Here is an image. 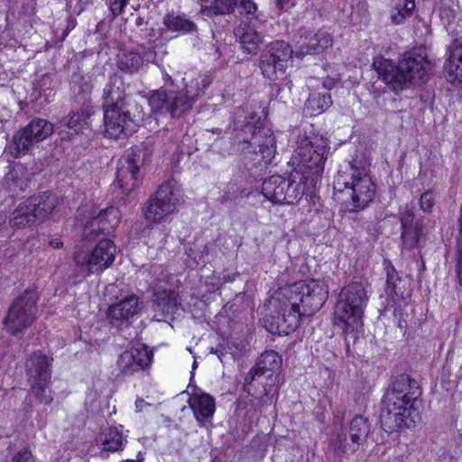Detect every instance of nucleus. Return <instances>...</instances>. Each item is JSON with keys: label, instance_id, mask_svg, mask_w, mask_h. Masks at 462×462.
Masks as SVG:
<instances>
[{"label": "nucleus", "instance_id": "nucleus-26", "mask_svg": "<svg viewBox=\"0 0 462 462\" xmlns=\"http://www.w3.org/2000/svg\"><path fill=\"white\" fill-rule=\"evenodd\" d=\"M39 221L48 217L59 204L58 197L51 192L32 196L25 200Z\"/></svg>", "mask_w": 462, "mask_h": 462}, {"label": "nucleus", "instance_id": "nucleus-54", "mask_svg": "<svg viewBox=\"0 0 462 462\" xmlns=\"http://www.w3.org/2000/svg\"><path fill=\"white\" fill-rule=\"evenodd\" d=\"M50 245L54 248H60L62 245V242L60 239H53L50 241Z\"/></svg>", "mask_w": 462, "mask_h": 462}, {"label": "nucleus", "instance_id": "nucleus-51", "mask_svg": "<svg viewBox=\"0 0 462 462\" xmlns=\"http://www.w3.org/2000/svg\"><path fill=\"white\" fill-rule=\"evenodd\" d=\"M412 229L413 231H416L417 235L420 237L424 229L423 224L420 221H417L414 226H412Z\"/></svg>", "mask_w": 462, "mask_h": 462}, {"label": "nucleus", "instance_id": "nucleus-10", "mask_svg": "<svg viewBox=\"0 0 462 462\" xmlns=\"http://www.w3.org/2000/svg\"><path fill=\"white\" fill-rule=\"evenodd\" d=\"M181 199L180 189L173 181L162 183L143 208L145 219L149 222L161 223L177 210Z\"/></svg>", "mask_w": 462, "mask_h": 462}, {"label": "nucleus", "instance_id": "nucleus-37", "mask_svg": "<svg viewBox=\"0 0 462 462\" xmlns=\"http://www.w3.org/2000/svg\"><path fill=\"white\" fill-rule=\"evenodd\" d=\"M126 351L133 353L134 356V364L141 371L144 370L151 365L153 353L149 350L146 346L141 344Z\"/></svg>", "mask_w": 462, "mask_h": 462}, {"label": "nucleus", "instance_id": "nucleus-48", "mask_svg": "<svg viewBox=\"0 0 462 462\" xmlns=\"http://www.w3.org/2000/svg\"><path fill=\"white\" fill-rule=\"evenodd\" d=\"M12 462H36L32 452L28 448H23L21 451L17 452Z\"/></svg>", "mask_w": 462, "mask_h": 462}, {"label": "nucleus", "instance_id": "nucleus-21", "mask_svg": "<svg viewBox=\"0 0 462 462\" xmlns=\"http://www.w3.org/2000/svg\"><path fill=\"white\" fill-rule=\"evenodd\" d=\"M25 372L30 383L35 381L50 382L51 360L42 351L33 352L25 361Z\"/></svg>", "mask_w": 462, "mask_h": 462}, {"label": "nucleus", "instance_id": "nucleus-11", "mask_svg": "<svg viewBox=\"0 0 462 462\" xmlns=\"http://www.w3.org/2000/svg\"><path fill=\"white\" fill-rule=\"evenodd\" d=\"M37 300L35 291H25L11 303L5 319V327L9 333L15 336L35 321Z\"/></svg>", "mask_w": 462, "mask_h": 462}, {"label": "nucleus", "instance_id": "nucleus-53", "mask_svg": "<svg viewBox=\"0 0 462 462\" xmlns=\"http://www.w3.org/2000/svg\"><path fill=\"white\" fill-rule=\"evenodd\" d=\"M275 5L279 9H283L286 5L289 4L291 0H274Z\"/></svg>", "mask_w": 462, "mask_h": 462}, {"label": "nucleus", "instance_id": "nucleus-18", "mask_svg": "<svg viewBox=\"0 0 462 462\" xmlns=\"http://www.w3.org/2000/svg\"><path fill=\"white\" fill-rule=\"evenodd\" d=\"M120 221V210L115 207L106 208L86 224L82 238L90 241L98 234L109 233L119 225Z\"/></svg>", "mask_w": 462, "mask_h": 462}, {"label": "nucleus", "instance_id": "nucleus-50", "mask_svg": "<svg viewBox=\"0 0 462 462\" xmlns=\"http://www.w3.org/2000/svg\"><path fill=\"white\" fill-rule=\"evenodd\" d=\"M147 406H150V403L146 402L143 399H137L135 402V408L137 411H142Z\"/></svg>", "mask_w": 462, "mask_h": 462}, {"label": "nucleus", "instance_id": "nucleus-35", "mask_svg": "<svg viewBox=\"0 0 462 462\" xmlns=\"http://www.w3.org/2000/svg\"><path fill=\"white\" fill-rule=\"evenodd\" d=\"M415 8L413 0H403L396 4L391 11V20L395 24H401L404 20L411 15Z\"/></svg>", "mask_w": 462, "mask_h": 462}, {"label": "nucleus", "instance_id": "nucleus-40", "mask_svg": "<svg viewBox=\"0 0 462 462\" xmlns=\"http://www.w3.org/2000/svg\"><path fill=\"white\" fill-rule=\"evenodd\" d=\"M117 365L123 374H133L141 371L134 364V356L126 350L122 353L117 360Z\"/></svg>", "mask_w": 462, "mask_h": 462}, {"label": "nucleus", "instance_id": "nucleus-41", "mask_svg": "<svg viewBox=\"0 0 462 462\" xmlns=\"http://www.w3.org/2000/svg\"><path fill=\"white\" fill-rule=\"evenodd\" d=\"M459 223V236L457 238V278L459 285L462 287V203L459 210L458 217Z\"/></svg>", "mask_w": 462, "mask_h": 462}, {"label": "nucleus", "instance_id": "nucleus-28", "mask_svg": "<svg viewBox=\"0 0 462 462\" xmlns=\"http://www.w3.org/2000/svg\"><path fill=\"white\" fill-rule=\"evenodd\" d=\"M143 59L139 52L122 51L117 55L116 66L124 73L133 74L143 66Z\"/></svg>", "mask_w": 462, "mask_h": 462}, {"label": "nucleus", "instance_id": "nucleus-15", "mask_svg": "<svg viewBox=\"0 0 462 462\" xmlns=\"http://www.w3.org/2000/svg\"><path fill=\"white\" fill-rule=\"evenodd\" d=\"M116 245L110 239L99 241L92 251L79 250L75 253L74 260L77 265L82 267L88 274L100 273L107 268L115 259Z\"/></svg>", "mask_w": 462, "mask_h": 462}, {"label": "nucleus", "instance_id": "nucleus-47", "mask_svg": "<svg viewBox=\"0 0 462 462\" xmlns=\"http://www.w3.org/2000/svg\"><path fill=\"white\" fill-rule=\"evenodd\" d=\"M386 270V284L385 289H390L391 286H393V284H396L399 281H402V279L399 277L397 272L393 268V265L390 263L387 264L385 267Z\"/></svg>", "mask_w": 462, "mask_h": 462}, {"label": "nucleus", "instance_id": "nucleus-52", "mask_svg": "<svg viewBox=\"0 0 462 462\" xmlns=\"http://www.w3.org/2000/svg\"><path fill=\"white\" fill-rule=\"evenodd\" d=\"M454 58L462 61V44L454 49Z\"/></svg>", "mask_w": 462, "mask_h": 462}, {"label": "nucleus", "instance_id": "nucleus-49", "mask_svg": "<svg viewBox=\"0 0 462 462\" xmlns=\"http://www.w3.org/2000/svg\"><path fill=\"white\" fill-rule=\"evenodd\" d=\"M291 88L290 86H288V84H285L282 87H279L277 88L276 97H279L280 99L286 98Z\"/></svg>", "mask_w": 462, "mask_h": 462}, {"label": "nucleus", "instance_id": "nucleus-29", "mask_svg": "<svg viewBox=\"0 0 462 462\" xmlns=\"http://www.w3.org/2000/svg\"><path fill=\"white\" fill-rule=\"evenodd\" d=\"M38 220L33 211L31 209L26 201L21 203L13 212L10 218V225L14 228H24L32 226Z\"/></svg>", "mask_w": 462, "mask_h": 462}, {"label": "nucleus", "instance_id": "nucleus-57", "mask_svg": "<svg viewBox=\"0 0 462 462\" xmlns=\"http://www.w3.org/2000/svg\"><path fill=\"white\" fill-rule=\"evenodd\" d=\"M333 84H334L333 80L332 79H328V81L324 82V87L327 88H331V86Z\"/></svg>", "mask_w": 462, "mask_h": 462}, {"label": "nucleus", "instance_id": "nucleus-22", "mask_svg": "<svg viewBox=\"0 0 462 462\" xmlns=\"http://www.w3.org/2000/svg\"><path fill=\"white\" fill-rule=\"evenodd\" d=\"M370 429L371 425L367 418L362 415L355 416L350 422L348 430L351 443H347L346 436L344 439H339V442L344 451L347 449L352 452L356 451L361 444L365 442L370 433Z\"/></svg>", "mask_w": 462, "mask_h": 462}, {"label": "nucleus", "instance_id": "nucleus-31", "mask_svg": "<svg viewBox=\"0 0 462 462\" xmlns=\"http://www.w3.org/2000/svg\"><path fill=\"white\" fill-rule=\"evenodd\" d=\"M163 24L171 32H190L196 30L195 23L184 14L170 13L163 17Z\"/></svg>", "mask_w": 462, "mask_h": 462}, {"label": "nucleus", "instance_id": "nucleus-24", "mask_svg": "<svg viewBox=\"0 0 462 462\" xmlns=\"http://www.w3.org/2000/svg\"><path fill=\"white\" fill-rule=\"evenodd\" d=\"M140 300L136 295H130L109 307L107 317L111 322L128 321L140 310Z\"/></svg>", "mask_w": 462, "mask_h": 462}, {"label": "nucleus", "instance_id": "nucleus-30", "mask_svg": "<svg viewBox=\"0 0 462 462\" xmlns=\"http://www.w3.org/2000/svg\"><path fill=\"white\" fill-rule=\"evenodd\" d=\"M332 104L331 97L328 92H312L305 103V112L310 116L321 114Z\"/></svg>", "mask_w": 462, "mask_h": 462}, {"label": "nucleus", "instance_id": "nucleus-1", "mask_svg": "<svg viewBox=\"0 0 462 462\" xmlns=\"http://www.w3.org/2000/svg\"><path fill=\"white\" fill-rule=\"evenodd\" d=\"M279 312L275 319V330L272 333L289 334L300 325V319L311 316L319 310L327 300L328 291L320 281L299 282L282 290Z\"/></svg>", "mask_w": 462, "mask_h": 462}, {"label": "nucleus", "instance_id": "nucleus-23", "mask_svg": "<svg viewBox=\"0 0 462 462\" xmlns=\"http://www.w3.org/2000/svg\"><path fill=\"white\" fill-rule=\"evenodd\" d=\"M189 405L200 426L211 420L216 410L215 399L208 393L190 396Z\"/></svg>", "mask_w": 462, "mask_h": 462}, {"label": "nucleus", "instance_id": "nucleus-4", "mask_svg": "<svg viewBox=\"0 0 462 462\" xmlns=\"http://www.w3.org/2000/svg\"><path fill=\"white\" fill-rule=\"evenodd\" d=\"M373 67L388 88L398 93L427 81L430 62L425 55L411 51L404 53L398 64L389 59L377 57L374 60Z\"/></svg>", "mask_w": 462, "mask_h": 462}, {"label": "nucleus", "instance_id": "nucleus-43", "mask_svg": "<svg viewBox=\"0 0 462 462\" xmlns=\"http://www.w3.org/2000/svg\"><path fill=\"white\" fill-rule=\"evenodd\" d=\"M84 120V115L79 114L78 112L72 113L69 117H64L60 124L62 125H66L68 128L74 130L75 132H78V130L80 128L81 123Z\"/></svg>", "mask_w": 462, "mask_h": 462}, {"label": "nucleus", "instance_id": "nucleus-13", "mask_svg": "<svg viewBox=\"0 0 462 462\" xmlns=\"http://www.w3.org/2000/svg\"><path fill=\"white\" fill-rule=\"evenodd\" d=\"M304 190L302 179L296 181L281 175H273L262 184L263 195L273 204H295L302 198Z\"/></svg>", "mask_w": 462, "mask_h": 462}, {"label": "nucleus", "instance_id": "nucleus-27", "mask_svg": "<svg viewBox=\"0 0 462 462\" xmlns=\"http://www.w3.org/2000/svg\"><path fill=\"white\" fill-rule=\"evenodd\" d=\"M32 180V173L22 164L15 165L5 177L4 184L13 193L27 189Z\"/></svg>", "mask_w": 462, "mask_h": 462}, {"label": "nucleus", "instance_id": "nucleus-34", "mask_svg": "<svg viewBox=\"0 0 462 462\" xmlns=\"http://www.w3.org/2000/svg\"><path fill=\"white\" fill-rule=\"evenodd\" d=\"M407 285L408 281L402 280L396 284H393V286H391L390 289H385V292L391 300L396 305L402 306V303L405 305L411 292V289Z\"/></svg>", "mask_w": 462, "mask_h": 462}, {"label": "nucleus", "instance_id": "nucleus-39", "mask_svg": "<svg viewBox=\"0 0 462 462\" xmlns=\"http://www.w3.org/2000/svg\"><path fill=\"white\" fill-rule=\"evenodd\" d=\"M49 385L50 382L35 381L31 383V393L41 403L50 404L53 400Z\"/></svg>", "mask_w": 462, "mask_h": 462}, {"label": "nucleus", "instance_id": "nucleus-3", "mask_svg": "<svg viewBox=\"0 0 462 462\" xmlns=\"http://www.w3.org/2000/svg\"><path fill=\"white\" fill-rule=\"evenodd\" d=\"M332 45V38L326 32H318L312 35H306L297 42L293 51L284 41L271 42L261 54L259 66L264 78L277 80L285 77L288 63L295 55L303 58L306 55H315L323 52Z\"/></svg>", "mask_w": 462, "mask_h": 462}, {"label": "nucleus", "instance_id": "nucleus-17", "mask_svg": "<svg viewBox=\"0 0 462 462\" xmlns=\"http://www.w3.org/2000/svg\"><path fill=\"white\" fill-rule=\"evenodd\" d=\"M137 125L126 107L104 109L105 134L114 139L125 138L136 131Z\"/></svg>", "mask_w": 462, "mask_h": 462}, {"label": "nucleus", "instance_id": "nucleus-44", "mask_svg": "<svg viewBox=\"0 0 462 462\" xmlns=\"http://www.w3.org/2000/svg\"><path fill=\"white\" fill-rule=\"evenodd\" d=\"M236 6L239 8L240 14L245 15H254L257 10V6L253 0H235Z\"/></svg>", "mask_w": 462, "mask_h": 462}, {"label": "nucleus", "instance_id": "nucleus-20", "mask_svg": "<svg viewBox=\"0 0 462 462\" xmlns=\"http://www.w3.org/2000/svg\"><path fill=\"white\" fill-rule=\"evenodd\" d=\"M103 109L126 107L125 86L123 78L112 73L103 88Z\"/></svg>", "mask_w": 462, "mask_h": 462}, {"label": "nucleus", "instance_id": "nucleus-42", "mask_svg": "<svg viewBox=\"0 0 462 462\" xmlns=\"http://www.w3.org/2000/svg\"><path fill=\"white\" fill-rule=\"evenodd\" d=\"M240 197H243V191L236 185L229 184L219 200L222 204H227Z\"/></svg>", "mask_w": 462, "mask_h": 462}, {"label": "nucleus", "instance_id": "nucleus-38", "mask_svg": "<svg viewBox=\"0 0 462 462\" xmlns=\"http://www.w3.org/2000/svg\"><path fill=\"white\" fill-rule=\"evenodd\" d=\"M105 439L102 441L104 449L116 452L123 448V437L116 428H109L104 433Z\"/></svg>", "mask_w": 462, "mask_h": 462}, {"label": "nucleus", "instance_id": "nucleus-8", "mask_svg": "<svg viewBox=\"0 0 462 462\" xmlns=\"http://www.w3.org/2000/svg\"><path fill=\"white\" fill-rule=\"evenodd\" d=\"M328 149L327 139L299 133L293 155L295 170L301 173L305 180L309 176L319 178L323 172Z\"/></svg>", "mask_w": 462, "mask_h": 462}, {"label": "nucleus", "instance_id": "nucleus-59", "mask_svg": "<svg viewBox=\"0 0 462 462\" xmlns=\"http://www.w3.org/2000/svg\"><path fill=\"white\" fill-rule=\"evenodd\" d=\"M197 365H198V363H197V361L195 360V361L193 362V365H192V368H193V370L197 367Z\"/></svg>", "mask_w": 462, "mask_h": 462}, {"label": "nucleus", "instance_id": "nucleus-19", "mask_svg": "<svg viewBox=\"0 0 462 462\" xmlns=\"http://www.w3.org/2000/svg\"><path fill=\"white\" fill-rule=\"evenodd\" d=\"M152 308L153 319L157 321L173 319L180 315V303L178 294L173 291H157L153 294Z\"/></svg>", "mask_w": 462, "mask_h": 462}, {"label": "nucleus", "instance_id": "nucleus-55", "mask_svg": "<svg viewBox=\"0 0 462 462\" xmlns=\"http://www.w3.org/2000/svg\"><path fill=\"white\" fill-rule=\"evenodd\" d=\"M211 352H212V353L214 352L215 354H217V357H218V358L220 359V361L222 362V356H224V354H223V352H222L221 350L217 349V350H215V351H214V349H213V348H211Z\"/></svg>", "mask_w": 462, "mask_h": 462}, {"label": "nucleus", "instance_id": "nucleus-7", "mask_svg": "<svg viewBox=\"0 0 462 462\" xmlns=\"http://www.w3.org/2000/svg\"><path fill=\"white\" fill-rule=\"evenodd\" d=\"M368 301L367 291L359 282L345 286L334 309V324L346 334L356 332L363 325L364 309Z\"/></svg>", "mask_w": 462, "mask_h": 462}, {"label": "nucleus", "instance_id": "nucleus-9", "mask_svg": "<svg viewBox=\"0 0 462 462\" xmlns=\"http://www.w3.org/2000/svg\"><path fill=\"white\" fill-rule=\"evenodd\" d=\"M250 133L251 139L243 138L245 147L242 148V156L246 166H256L263 162H270L276 152V140L270 129L256 128L252 124H246L243 130Z\"/></svg>", "mask_w": 462, "mask_h": 462}, {"label": "nucleus", "instance_id": "nucleus-25", "mask_svg": "<svg viewBox=\"0 0 462 462\" xmlns=\"http://www.w3.org/2000/svg\"><path fill=\"white\" fill-rule=\"evenodd\" d=\"M235 35L239 41L242 50L248 54L258 53L263 43V36L247 24L236 27Z\"/></svg>", "mask_w": 462, "mask_h": 462}, {"label": "nucleus", "instance_id": "nucleus-2", "mask_svg": "<svg viewBox=\"0 0 462 462\" xmlns=\"http://www.w3.org/2000/svg\"><path fill=\"white\" fill-rule=\"evenodd\" d=\"M421 391L418 383L407 374H400L393 380L382 399L380 422L389 433L411 428L420 420L415 407Z\"/></svg>", "mask_w": 462, "mask_h": 462}, {"label": "nucleus", "instance_id": "nucleus-12", "mask_svg": "<svg viewBox=\"0 0 462 462\" xmlns=\"http://www.w3.org/2000/svg\"><path fill=\"white\" fill-rule=\"evenodd\" d=\"M52 133L51 123L43 118H34L13 135L8 145L9 152L14 158L24 155L32 147L47 139Z\"/></svg>", "mask_w": 462, "mask_h": 462}, {"label": "nucleus", "instance_id": "nucleus-45", "mask_svg": "<svg viewBox=\"0 0 462 462\" xmlns=\"http://www.w3.org/2000/svg\"><path fill=\"white\" fill-rule=\"evenodd\" d=\"M435 204V196L431 190L425 191L420 199V209L424 212H430Z\"/></svg>", "mask_w": 462, "mask_h": 462}, {"label": "nucleus", "instance_id": "nucleus-58", "mask_svg": "<svg viewBox=\"0 0 462 462\" xmlns=\"http://www.w3.org/2000/svg\"><path fill=\"white\" fill-rule=\"evenodd\" d=\"M213 134H217V135L222 134V130L220 128H214L211 130Z\"/></svg>", "mask_w": 462, "mask_h": 462}, {"label": "nucleus", "instance_id": "nucleus-46", "mask_svg": "<svg viewBox=\"0 0 462 462\" xmlns=\"http://www.w3.org/2000/svg\"><path fill=\"white\" fill-rule=\"evenodd\" d=\"M106 3L112 16L116 18L124 12L128 0H106Z\"/></svg>", "mask_w": 462, "mask_h": 462}, {"label": "nucleus", "instance_id": "nucleus-56", "mask_svg": "<svg viewBox=\"0 0 462 462\" xmlns=\"http://www.w3.org/2000/svg\"><path fill=\"white\" fill-rule=\"evenodd\" d=\"M143 23H144V21H143V17H137V18H136V20H135V24H136L137 26H141V25H143Z\"/></svg>", "mask_w": 462, "mask_h": 462}, {"label": "nucleus", "instance_id": "nucleus-6", "mask_svg": "<svg viewBox=\"0 0 462 462\" xmlns=\"http://www.w3.org/2000/svg\"><path fill=\"white\" fill-rule=\"evenodd\" d=\"M361 164L362 162L357 160L348 162L338 171L334 180V189L349 197V200L346 201L349 212L365 208L375 194L374 185Z\"/></svg>", "mask_w": 462, "mask_h": 462}, {"label": "nucleus", "instance_id": "nucleus-32", "mask_svg": "<svg viewBox=\"0 0 462 462\" xmlns=\"http://www.w3.org/2000/svg\"><path fill=\"white\" fill-rule=\"evenodd\" d=\"M236 7L235 0H201V12L206 15L230 14Z\"/></svg>", "mask_w": 462, "mask_h": 462}, {"label": "nucleus", "instance_id": "nucleus-36", "mask_svg": "<svg viewBox=\"0 0 462 462\" xmlns=\"http://www.w3.org/2000/svg\"><path fill=\"white\" fill-rule=\"evenodd\" d=\"M444 74L450 82H462V61L454 58V50L445 61Z\"/></svg>", "mask_w": 462, "mask_h": 462}, {"label": "nucleus", "instance_id": "nucleus-33", "mask_svg": "<svg viewBox=\"0 0 462 462\" xmlns=\"http://www.w3.org/2000/svg\"><path fill=\"white\" fill-rule=\"evenodd\" d=\"M413 219L411 213H407L401 218L402 223V240L405 248L412 249L418 245L420 236L417 235L416 231H413L411 226Z\"/></svg>", "mask_w": 462, "mask_h": 462}, {"label": "nucleus", "instance_id": "nucleus-5", "mask_svg": "<svg viewBox=\"0 0 462 462\" xmlns=\"http://www.w3.org/2000/svg\"><path fill=\"white\" fill-rule=\"evenodd\" d=\"M211 83L210 75L199 73L188 79L181 90L162 88L153 91L149 97V105L155 114L180 118L192 109L194 103L204 95Z\"/></svg>", "mask_w": 462, "mask_h": 462}, {"label": "nucleus", "instance_id": "nucleus-14", "mask_svg": "<svg viewBox=\"0 0 462 462\" xmlns=\"http://www.w3.org/2000/svg\"><path fill=\"white\" fill-rule=\"evenodd\" d=\"M282 363V359L277 352L273 350L263 352L245 377V385H249L255 380H262L261 384L264 388L265 394L271 393L272 387L278 382Z\"/></svg>", "mask_w": 462, "mask_h": 462}, {"label": "nucleus", "instance_id": "nucleus-16", "mask_svg": "<svg viewBox=\"0 0 462 462\" xmlns=\"http://www.w3.org/2000/svg\"><path fill=\"white\" fill-rule=\"evenodd\" d=\"M144 162L141 150L130 149L119 160L116 181L124 193L129 194L138 183L139 169Z\"/></svg>", "mask_w": 462, "mask_h": 462}]
</instances>
